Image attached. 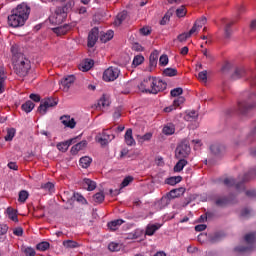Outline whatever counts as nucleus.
Segmentation results:
<instances>
[{
	"label": "nucleus",
	"instance_id": "1",
	"mask_svg": "<svg viewBox=\"0 0 256 256\" xmlns=\"http://www.w3.org/2000/svg\"><path fill=\"white\" fill-rule=\"evenodd\" d=\"M134 87H137L142 93L157 95V93H161V91H165L167 89V84L159 78L148 76L144 78L140 84L137 83V80H132L127 83L128 89H133Z\"/></svg>",
	"mask_w": 256,
	"mask_h": 256
},
{
	"label": "nucleus",
	"instance_id": "2",
	"mask_svg": "<svg viewBox=\"0 0 256 256\" xmlns=\"http://www.w3.org/2000/svg\"><path fill=\"white\" fill-rule=\"evenodd\" d=\"M12 54V65L14 73L18 77H27L31 70V60L25 57L21 52V47L18 44H13L10 48Z\"/></svg>",
	"mask_w": 256,
	"mask_h": 256
},
{
	"label": "nucleus",
	"instance_id": "3",
	"mask_svg": "<svg viewBox=\"0 0 256 256\" xmlns=\"http://www.w3.org/2000/svg\"><path fill=\"white\" fill-rule=\"evenodd\" d=\"M30 13L31 8L27 4L22 3L18 5L11 11V15L8 16L9 27H13L14 29L17 27H23L27 19H29Z\"/></svg>",
	"mask_w": 256,
	"mask_h": 256
},
{
	"label": "nucleus",
	"instance_id": "4",
	"mask_svg": "<svg viewBox=\"0 0 256 256\" xmlns=\"http://www.w3.org/2000/svg\"><path fill=\"white\" fill-rule=\"evenodd\" d=\"M75 7V1L69 0L64 6L56 7L54 13L49 17L52 25H61L67 19V13Z\"/></svg>",
	"mask_w": 256,
	"mask_h": 256
},
{
	"label": "nucleus",
	"instance_id": "5",
	"mask_svg": "<svg viewBox=\"0 0 256 256\" xmlns=\"http://www.w3.org/2000/svg\"><path fill=\"white\" fill-rule=\"evenodd\" d=\"M254 176H256V168L250 169L247 173L244 174V176L242 178V182H237L236 184H235V180H231V178L226 177L225 185L226 186L235 185L236 190L240 191V190L244 189V183L253 179Z\"/></svg>",
	"mask_w": 256,
	"mask_h": 256
},
{
	"label": "nucleus",
	"instance_id": "6",
	"mask_svg": "<svg viewBox=\"0 0 256 256\" xmlns=\"http://www.w3.org/2000/svg\"><path fill=\"white\" fill-rule=\"evenodd\" d=\"M254 99H256V93L252 92L248 94L247 100L238 102V110L241 115H245L247 111H250V109L256 106Z\"/></svg>",
	"mask_w": 256,
	"mask_h": 256
},
{
	"label": "nucleus",
	"instance_id": "7",
	"mask_svg": "<svg viewBox=\"0 0 256 256\" xmlns=\"http://www.w3.org/2000/svg\"><path fill=\"white\" fill-rule=\"evenodd\" d=\"M191 153V146L189 142L184 140L182 141L175 150L176 159H187Z\"/></svg>",
	"mask_w": 256,
	"mask_h": 256
},
{
	"label": "nucleus",
	"instance_id": "8",
	"mask_svg": "<svg viewBox=\"0 0 256 256\" xmlns=\"http://www.w3.org/2000/svg\"><path fill=\"white\" fill-rule=\"evenodd\" d=\"M51 107H57V100L54 98H47L40 103V106L38 107V113H40V115H45L47 110L51 109Z\"/></svg>",
	"mask_w": 256,
	"mask_h": 256
},
{
	"label": "nucleus",
	"instance_id": "9",
	"mask_svg": "<svg viewBox=\"0 0 256 256\" xmlns=\"http://www.w3.org/2000/svg\"><path fill=\"white\" fill-rule=\"evenodd\" d=\"M51 107H57V100L54 98H47L40 103V106L38 107V113H40V115H45L47 110L51 109Z\"/></svg>",
	"mask_w": 256,
	"mask_h": 256
},
{
	"label": "nucleus",
	"instance_id": "10",
	"mask_svg": "<svg viewBox=\"0 0 256 256\" xmlns=\"http://www.w3.org/2000/svg\"><path fill=\"white\" fill-rule=\"evenodd\" d=\"M119 73H121L119 68L109 67L108 69H106L104 71L103 79L106 82L115 81V79H117L119 77Z\"/></svg>",
	"mask_w": 256,
	"mask_h": 256
},
{
	"label": "nucleus",
	"instance_id": "11",
	"mask_svg": "<svg viewBox=\"0 0 256 256\" xmlns=\"http://www.w3.org/2000/svg\"><path fill=\"white\" fill-rule=\"evenodd\" d=\"M97 41H99V28L94 27L91 29V31L88 34L87 46L89 48H93L95 47Z\"/></svg>",
	"mask_w": 256,
	"mask_h": 256
},
{
	"label": "nucleus",
	"instance_id": "12",
	"mask_svg": "<svg viewBox=\"0 0 256 256\" xmlns=\"http://www.w3.org/2000/svg\"><path fill=\"white\" fill-rule=\"evenodd\" d=\"M97 141L100 145L105 146L109 145L113 139H115V135L107 133V130L103 131L100 136H97Z\"/></svg>",
	"mask_w": 256,
	"mask_h": 256
},
{
	"label": "nucleus",
	"instance_id": "13",
	"mask_svg": "<svg viewBox=\"0 0 256 256\" xmlns=\"http://www.w3.org/2000/svg\"><path fill=\"white\" fill-rule=\"evenodd\" d=\"M73 143H77V138H71L69 140H66L64 142H60L57 144V150L61 151L62 153L67 152V150L69 149V147H71V145H73Z\"/></svg>",
	"mask_w": 256,
	"mask_h": 256
},
{
	"label": "nucleus",
	"instance_id": "14",
	"mask_svg": "<svg viewBox=\"0 0 256 256\" xmlns=\"http://www.w3.org/2000/svg\"><path fill=\"white\" fill-rule=\"evenodd\" d=\"M60 121L62 125H65L69 129H75V125H77V122H75V118H71V116L69 115L61 116Z\"/></svg>",
	"mask_w": 256,
	"mask_h": 256
},
{
	"label": "nucleus",
	"instance_id": "15",
	"mask_svg": "<svg viewBox=\"0 0 256 256\" xmlns=\"http://www.w3.org/2000/svg\"><path fill=\"white\" fill-rule=\"evenodd\" d=\"M60 83H61L62 87H64L63 91H69L71 86L75 83V76L74 75L67 76V77L63 78L60 81Z\"/></svg>",
	"mask_w": 256,
	"mask_h": 256
},
{
	"label": "nucleus",
	"instance_id": "16",
	"mask_svg": "<svg viewBox=\"0 0 256 256\" xmlns=\"http://www.w3.org/2000/svg\"><path fill=\"white\" fill-rule=\"evenodd\" d=\"M223 237H225V231L216 230L209 236V241L210 243H219V241H223Z\"/></svg>",
	"mask_w": 256,
	"mask_h": 256
},
{
	"label": "nucleus",
	"instance_id": "17",
	"mask_svg": "<svg viewBox=\"0 0 256 256\" xmlns=\"http://www.w3.org/2000/svg\"><path fill=\"white\" fill-rule=\"evenodd\" d=\"M124 141L128 147H133L136 144L135 138H133V129L129 128L126 130L124 135Z\"/></svg>",
	"mask_w": 256,
	"mask_h": 256
},
{
	"label": "nucleus",
	"instance_id": "18",
	"mask_svg": "<svg viewBox=\"0 0 256 256\" xmlns=\"http://www.w3.org/2000/svg\"><path fill=\"white\" fill-rule=\"evenodd\" d=\"M52 31L58 36L67 35V32L71 31V25L65 24L63 26L53 28Z\"/></svg>",
	"mask_w": 256,
	"mask_h": 256
},
{
	"label": "nucleus",
	"instance_id": "19",
	"mask_svg": "<svg viewBox=\"0 0 256 256\" xmlns=\"http://www.w3.org/2000/svg\"><path fill=\"white\" fill-rule=\"evenodd\" d=\"M245 69L244 68H237V69H235V71H234V73L233 74H231V73H229V72H227L226 71V75L227 76H230V79L232 80V81H234V80H237V79H240L241 77H243L244 75H245Z\"/></svg>",
	"mask_w": 256,
	"mask_h": 256
},
{
	"label": "nucleus",
	"instance_id": "20",
	"mask_svg": "<svg viewBox=\"0 0 256 256\" xmlns=\"http://www.w3.org/2000/svg\"><path fill=\"white\" fill-rule=\"evenodd\" d=\"M85 147H87V140H82L81 142L72 146L70 152L72 153V155H77V153H79V151H83Z\"/></svg>",
	"mask_w": 256,
	"mask_h": 256
},
{
	"label": "nucleus",
	"instance_id": "21",
	"mask_svg": "<svg viewBox=\"0 0 256 256\" xmlns=\"http://www.w3.org/2000/svg\"><path fill=\"white\" fill-rule=\"evenodd\" d=\"M178 159L179 161L174 166L175 173H181V170L185 169V167H187V165L189 164V162L185 158H178Z\"/></svg>",
	"mask_w": 256,
	"mask_h": 256
},
{
	"label": "nucleus",
	"instance_id": "22",
	"mask_svg": "<svg viewBox=\"0 0 256 256\" xmlns=\"http://www.w3.org/2000/svg\"><path fill=\"white\" fill-rule=\"evenodd\" d=\"M123 223H125V220L117 219V220L108 222L107 226H108V229H110V231H117V229H119V227H121Z\"/></svg>",
	"mask_w": 256,
	"mask_h": 256
},
{
	"label": "nucleus",
	"instance_id": "23",
	"mask_svg": "<svg viewBox=\"0 0 256 256\" xmlns=\"http://www.w3.org/2000/svg\"><path fill=\"white\" fill-rule=\"evenodd\" d=\"M83 187H85L87 191H95V189H97V183L89 178H85L83 180Z\"/></svg>",
	"mask_w": 256,
	"mask_h": 256
},
{
	"label": "nucleus",
	"instance_id": "24",
	"mask_svg": "<svg viewBox=\"0 0 256 256\" xmlns=\"http://www.w3.org/2000/svg\"><path fill=\"white\" fill-rule=\"evenodd\" d=\"M5 81H7V73L4 68H0V95L5 92Z\"/></svg>",
	"mask_w": 256,
	"mask_h": 256
},
{
	"label": "nucleus",
	"instance_id": "25",
	"mask_svg": "<svg viewBox=\"0 0 256 256\" xmlns=\"http://www.w3.org/2000/svg\"><path fill=\"white\" fill-rule=\"evenodd\" d=\"M94 62L93 60H85L84 62L79 64V70L83 71V73L90 71V69L93 67Z\"/></svg>",
	"mask_w": 256,
	"mask_h": 256
},
{
	"label": "nucleus",
	"instance_id": "26",
	"mask_svg": "<svg viewBox=\"0 0 256 256\" xmlns=\"http://www.w3.org/2000/svg\"><path fill=\"white\" fill-rule=\"evenodd\" d=\"M222 150H223V145L219 142H216L210 145V151L212 155H215V156L221 155Z\"/></svg>",
	"mask_w": 256,
	"mask_h": 256
},
{
	"label": "nucleus",
	"instance_id": "27",
	"mask_svg": "<svg viewBox=\"0 0 256 256\" xmlns=\"http://www.w3.org/2000/svg\"><path fill=\"white\" fill-rule=\"evenodd\" d=\"M158 60H159V52L155 50L150 54V58H149L150 67H152L153 69L157 67Z\"/></svg>",
	"mask_w": 256,
	"mask_h": 256
},
{
	"label": "nucleus",
	"instance_id": "28",
	"mask_svg": "<svg viewBox=\"0 0 256 256\" xmlns=\"http://www.w3.org/2000/svg\"><path fill=\"white\" fill-rule=\"evenodd\" d=\"M79 163L80 167H82L83 169H88L91 163H93V159L89 156H84L80 158Z\"/></svg>",
	"mask_w": 256,
	"mask_h": 256
},
{
	"label": "nucleus",
	"instance_id": "29",
	"mask_svg": "<svg viewBox=\"0 0 256 256\" xmlns=\"http://www.w3.org/2000/svg\"><path fill=\"white\" fill-rule=\"evenodd\" d=\"M127 19V11L120 12L114 21V24L119 27Z\"/></svg>",
	"mask_w": 256,
	"mask_h": 256
},
{
	"label": "nucleus",
	"instance_id": "30",
	"mask_svg": "<svg viewBox=\"0 0 256 256\" xmlns=\"http://www.w3.org/2000/svg\"><path fill=\"white\" fill-rule=\"evenodd\" d=\"M6 213H7L8 217H9V219H11V221H14V223L19 222V218L17 217V210L9 207L6 210Z\"/></svg>",
	"mask_w": 256,
	"mask_h": 256
},
{
	"label": "nucleus",
	"instance_id": "31",
	"mask_svg": "<svg viewBox=\"0 0 256 256\" xmlns=\"http://www.w3.org/2000/svg\"><path fill=\"white\" fill-rule=\"evenodd\" d=\"M21 109L25 111V113H31L33 109H35V104L31 100H28L22 104Z\"/></svg>",
	"mask_w": 256,
	"mask_h": 256
},
{
	"label": "nucleus",
	"instance_id": "32",
	"mask_svg": "<svg viewBox=\"0 0 256 256\" xmlns=\"http://www.w3.org/2000/svg\"><path fill=\"white\" fill-rule=\"evenodd\" d=\"M159 229H161V225H157V224H152L150 226H147L146 228V235H148L149 237L155 235L156 231H159Z\"/></svg>",
	"mask_w": 256,
	"mask_h": 256
},
{
	"label": "nucleus",
	"instance_id": "33",
	"mask_svg": "<svg viewBox=\"0 0 256 256\" xmlns=\"http://www.w3.org/2000/svg\"><path fill=\"white\" fill-rule=\"evenodd\" d=\"M235 24V20H228L226 22V26H225V38H229L231 37V34H233V30H231V26H233Z\"/></svg>",
	"mask_w": 256,
	"mask_h": 256
},
{
	"label": "nucleus",
	"instance_id": "34",
	"mask_svg": "<svg viewBox=\"0 0 256 256\" xmlns=\"http://www.w3.org/2000/svg\"><path fill=\"white\" fill-rule=\"evenodd\" d=\"M114 35H115V32H113V30H108L106 33H104L100 37V41H102V43H107V41H111Z\"/></svg>",
	"mask_w": 256,
	"mask_h": 256
},
{
	"label": "nucleus",
	"instance_id": "35",
	"mask_svg": "<svg viewBox=\"0 0 256 256\" xmlns=\"http://www.w3.org/2000/svg\"><path fill=\"white\" fill-rule=\"evenodd\" d=\"M183 181V177L181 176H173L166 179L167 185H177V183H181Z\"/></svg>",
	"mask_w": 256,
	"mask_h": 256
},
{
	"label": "nucleus",
	"instance_id": "36",
	"mask_svg": "<svg viewBox=\"0 0 256 256\" xmlns=\"http://www.w3.org/2000/svg\"><path fill=\"white\" fill-rule=\"evenodd\" d=\"M29 199V192L27 190H21L18 194L19 203H25Z\"/></svg>",
	"mask_w": 256,
	"mask_h": 256
},
{
	"label": "nucleus",
	"instance_id": "37",
	"mask_svg": "<svg viewBox=\"0 0 256 256\" xmlns=\"http://www.w3.org/2000/svg\"><path fill=\"white\" fill-rule=\"evenodd\" d=\"M201 53L207 59L208 63H213V61H215V56H213V54L207 50V48L201 50Z\"/></svg>",
	"mask_w": 256,
	"mask_h": 256
},
{
	"label": "nucleus",
	"instance_id": "38",
	"mask_svg": "<svg viewBox=\"0 0 256 256\" xmlns=\"http://www.w3.org/2000/svg\"><path fill=\"white\" fill-rule=\"evenodd\" d=\"M92 200L94 203H102L105 201V194L103 192H98L93 195Z\"/></svg>",
	"mask_w": 256,
	"mask_h": 256
},
{
	"label": "nucleus",
	"instance_id": "39",
	"mask_svg": "<svg viewBox=\"0 0 256 256\" xmlns=\"http://www.w3.org/2000/svg\"><path fill=\"white\" fill-rule=\"evenodd\" d=\"M162 131L164 135H173V133H175V126L173 124H168L163 127Z\"/></svg>",
	"mask_w": 256,
	"mask_h": 256
},
{
	"label": "nucleus",
	"instance_id": "40",
	"mask_svg": "<svg viewBox=\"0 0 256 256\" xmlns=\"http://www.w3.org/2000/svg\"><path fill=\"white\" fill-rule=\"evenodd\" d=\"M163 75L165 77H176L177 75V69L176 68H166L163 71Z\"/></svg>",
	"mask_w": 256,
	"mask_h": 256
},
{
	"label": "nucleus",
	"instance_id": "41",
	"mask_svg": "<svg viewBox=\"0 0 256 256\" xmlns=\"http://www.w3.org/2000/svg\"><path fill=\"white\" fill-rule=\"evenodd\" d=\"M64 247H66V249H75L77 247H79V243L73 241V240H65L63 242Z\"/></svg>",
	"mask_w": 256,
	"mask_h": 256
},
{
	"label": "nucleus",
	"instance_id": "42",
	"mask_svg": "<svg viewBox=\"0 0 256 256\" xmlns=\"http://www.w3.org/2000/svg\"><path fill=\"white\" fill-rule=\"evenodd\" d=\"M143 61H145V57H143V55H137L134 57V59L132 61V66L139 67V65H141L143 63Z\"/></svg>",
	"mask_w": 256,
	"mask_h": 256
},
{
	"label": "nucleus",
	"instance_id": "43",
	"mask_svg": "<svg viewBox=\"0 0 256 256\" xmlns=\"http://www.w3.org/2000/svg\"><path fill=\"white\" fill-rule=\"evenodd\" d=\"M110 104L111 102L109 101V98L105 95H103L98 101V107H109Z\"/></svg>",
	"mask_w": 256,
	"mask_h": 256
},
{
	"label": "nucleus",
	"instance_id": "44",
	"mask_svg": "<svg viewBox=\"0 0 256 256\" xmlns=\"http://www.w3.org/2000/svg\"><path fill=\"white\" fill-rule=\"evenodd\" d=\"M49 247H51V244H49V242H40L36 245V249L37 251H47V249H49Z\"/></svg>",
	"mask_w": 256,
	"mask_h": 256
},
{
	"label": "nucleus",
	"instance_id": "45",
	"mask_svg": "<svg viewBox=\"0 0 256 256\" xmlns=\"http://www.w3.org/2000/svg\"><path fill=\"white\" fill-rule=\"evenodd\" d=\"M16 130L15 128H8L7 134L4 137L5 141H13V137H15Z\"/></svg>",
	"mask_w": 256,
	"mask_h": 256
},
{
	"label": "nucleus",
	"instance_id": "46",
	"mask_svg": "<svg viewBox=\"0 0 256 256\" xmlns=\"http://www.w3.org/2000/svg\"><path fill=\"white\" fill-rule=\"evenodd\" d=\"M206 23L207 18L205 16H202L200 19H197L194 24L198 26V29H201Z\"/></svg>",
	"mask_w": 256,
	"mask_h": 256
},
{
	"label": "nucleus",
	"instance_id": "47",
	"mask_svg": "<svg viewBox=\"0 0 256 256\" xmlns=\"http://www.w3.org/2000/svg\"><path fill=\"white\" fill-rule=\"evenodd\" d=\"M41 188L44 189L45 191H49V193H51L53 191V189H55V185L51 182H47L45 184H42Z\"/></svg>",
	"mask_w": 256,
	"mask_h": 256
},
{
	"label": "nucleus",
	"instance_id": "48",
	"mask_svg": "<svg viewBox=\"0 0 256 256\" xmlns=\"http://www.w3.org/2000/svg\"><path fill=\"white\" fill-rule=\"evenodd\" d=\"M168 64H169V57L165 54L160 56L159 65H161L162 67H165Z\"/></svg>",
	"mask_w": 256,
	"mask_h": 256
},
{
	"label": "nucleus",
	"instance_id": "49",
	"mask_svg": "<svg viewBox=\"0 0 256 256\" xmlns=\"http://www.w3.org/2000/svg\"><path fill=\"white\" fill-rule=\"evenodd\" d=\"M131 183H133V176H127L121 183V187H128Z\"/></svg>",
	"mask_w": 256,
	"mask_h": 256
},
{
	"label": "nucleus",
	"instance_id": "50",
	"mask_svg": "<svg viewBox=\"0 0 256 256\" xmlns=\"http://www.w3.org/2000/svg\"><path fill=\"white\" fill-rule=\"evenodd\" d=\"M171 97H179V95H183V88H174L170 92Z\"/></svg>",
	"mask_w": 256,
	"mask_h": 256
},
{
	"label": "nucleus",
	"instance_id": "51",
	"mask_svg": "<svg viewBox=\"0 0 256 256\" xmlns=\"http://www.w3.org/2000/svg\"><path fill=\"white\" fill-rule=\"evenodd\" d=\"M176 15L177 17H185V15H187V10L185 9V6H181L180 8L176 9Z\"/></svg>",
	"mask_w": 256,
	"mask_h": 256
},
{
	"label": "nucleus",
	"instance_id": "52",
	"mask_svg": "<svg viewBox=\"0 0 256 256\" xmlns=\"http://www.w3.org/2000/svg\"><path fill=\"white\" fill-rule=\"evenodd\" d=\"M256 238V233L247 234L244 239L248 244H252Z\"/></svg>",
	"mask_w": 256,
	"mask_h": 256
},
{
	"label": "nucleus",
	"instance_id": "53",
	"mask_svg": "<svg viewBox=\"0 0 256 256\" xmlns=\"http://www.w3.org/2000/svg\"><path fill=\"white\" fill-rule=\"evenodd\" d=\"M181 191H185L183 188H180V189H174V190H171L169 192V195L172 199H175L176 197H179V193H181Z\"/></svg>",
	"mask_w": 256,
	"mask_h": 256
},
{
	"label": "nucleus",
	"instance_id": "54",
	"mask_svg": "<svg viewBox=\"0 0 256 256\" xmlns=\"http://www.w3.org/2000/svg\"><path fill=\"white\" fill-rule=\"evenodd\" d=\"M108 249L109 251L115 252V251H120L121 246H119V244L112 242L108 245Z\"/></svg>",
	"mask_w": 256,
	"mask_h": 256
},
{
	"label": "nucleus",
	"instance_id": "55",
	"mask_svg": "<svg viewBox=\"0 0 256 256\" xmlns=\"http://www.w3.org/2000/svg\"><path fill=\"white\" fill-rule=\"evenodd\" d=\"M197 117H199V113L195 110H192L186 115V120L189 121V119H197Z\"/></svg>",
	"mask_w": 256,
	"mask_h": 256
},
{
	"label": "nucleus",
	"instance_id": "56",
	"mask_svg": "<svg viewBox=\"0 0 256 256\" xmlns=\"http://www.w3.org/2000/svg\"><path fill=\"white\" fill-rule=\"evenodd\" d=\"M152 137H153V134L151 132H148L143 136H138V139L139 141H151Z\"/></svg>",
	"mask_w": 256,
	"mask_h": 256
},
{
	"label": "nucleus",
	"instance_id": "57",
	"mask_svg": "<svg viewBox=\"0 0 256 256\" xmlns=\"http://www.w3.org/2000/svg\"><path fill=\"white\" fill-rule=\"evenodd\" d=\"M189 37H191V34H189V32L182 33V34L178 35V41L183 43V41H187L189 39Z\"/></svg>",
	"mask_w": 256,
	"mask_h": 256
},
{
	"label": "nucleus",
	"instance_id": "58",
	"mask_svg": "<svg viewBox=\"0 0 256 256\" xmlns=\"http://www.w3.org/2000/svg\"><path fill=\"white\" fill-rule=\"evenodd\" d=\"M171 15H173L172 10L168 11L165 16L162 18L160 25H165L167 23V21H169V18L171 17Z\"/></svg>",
	"mask_w": 256,
	"mask_h": 256
},
{
	"label": "nucleus",
	"instance_id": "59",
	"mask_svg": "<svg viewBox=\"0 0 256 256\" xmlns=\"http://www.w3.org/2000/svg\"><path fill=\"white\" fill-rule=\"evenodd\" d=\"M24 253H25L26 256H35V255H37V253L35 252V249H33L31 247L25 248Z\"/></svg>",
	"mask_w": 256,
	"mask_h": 256
},
{
	"label": "nucleus",
	"instance_id": "60",
	"mask_svg": "<svg viewBox=\"0 0 256 256\" xmlns=\"http://www.w3.org/2000/svg\"><path fill=\"white\" fill-rule=\"evenodd\" d=\"M73 199L74 201H78V203H83V201H86L85 200V197H83L81 194L79 193H74L73 194Z\"/></svg>",
	"mask_w": 256,
	"mask_h": 256
},
{
	"label": "nucleus",
	"instance_id": "61",
	"mask_svg": "<svg viewBox=\"0 0 256 256\" xmlns=\"http://www.w3.org/2000/svg\"><path fill=\"white\" fill-rule=\"evenodd\" d=\"M198 79L200 81H204L206 82L207 81V70H204V71H201L198 73Z\"/></svg>",
	"mask_w": 256,
	"mask_h": 256
},
{
	"label": "nucleus",
	"instance_id": "62",
	"mask_svg": "<svg viewBox=\"0 0 256 256\" xmlns=\"http://www.w3.org/2000/svg\"><path fill=\"white\" fill-rule=\"evenodd\" d=\"M9 231V226L6 224H0V235H7V232Z\"/></svg>",
	"mask_w": 256,
	"mask_h": 256
},
{
	"label": "nucleus",
	"instance_id": "63",
	"mask_svg": "<svg viewBox=\"0 0 256 256\" xmlns=\"http://www.w3.org/2000/svg\"><path fill=\"white\" fill-rule=\"evenodd\" d=\"M217 207H223L225 205V197H218L215 201Z\"/></svg>",
	"mask_w": 256,
	"mask_h": 256
},
{
	"label": "nucleus",
	"instance_id": "64",
	"mask_svg": "<svg viewBox=\"0 0 256 256\" xmlns=\"http://www.w3.org/2000/svg\"><path fill=\"white\" fill-rule=\"evenodd\" d=\"M236 251L238 252H247V251H250L252 250L251 247H244V246H238L235 248Z\"/></svg>",
	"mask_w": 256,
	"mask_h": 256
}]
</instances>
